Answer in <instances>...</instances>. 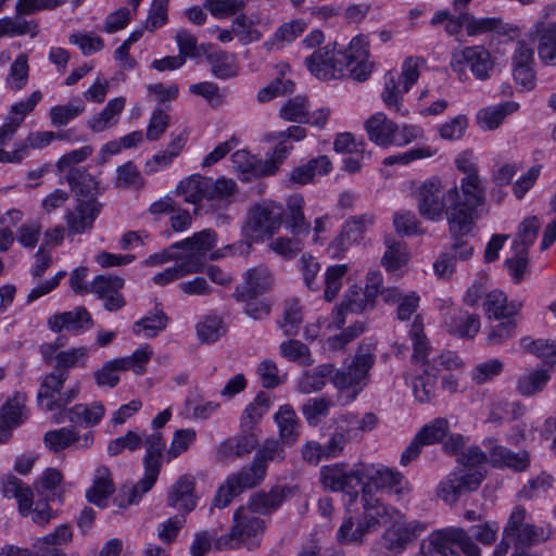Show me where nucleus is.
<instances>
[{
    "label": "nucleus",
    "mask_w": 556,
    "mask_h": 556,
    "mask_svg": "<svg viewBox=\"0 0 556 556\" xmlns=\"http://www.w3.org/2000/svg\"><path fill=\"white\" fill-rule=\"evenodd\" d=\"M265 476L264 467L254 462L229 475L215 494L214 506L218 508L228 506L236 496L261 484Z\"/></svg>",
    "instance_id": "nucleus-12"
},
{
    "label": "nucleus",
    "mask_w": 556,
    "mask_h": 556,
    "mask_svg": "<svg viewBox=\"0 0 556 556\" xmlns=\"http://www.w3.org/2000/svg\"><path fill=\"white\" fill-rule=\"evenodd\" d=\"M365 129L370 141L379 147L394 146L397 124L390 121L384 113H376L365 122Z\"/></svg>",
    "instance_id": "nucleus-30"
},
{
    "label": "nucleus",
    "mask_w": 556,
    "mask_h": 556,
    "mask_svg": "<svg viewBox=\"0 0 556 556\" xmlns=\"http://www.w3.org/2000/svg\"><path fill=\"white\" fill-rule=\"evenodd\" d=\"M520 345L525 352L534 354L549 364H556V344L547 340H534L530 337L522 338Z\"/></svg>",
    "instance_id": "nucleus-59"
},
{
    "label": "nucleus",
    "mask_w": 556,
    "mask_h": 556,
    "mask_svg": "<svg viewBox=\"0 0 556 556\" xmlns=\"http://www.w3.org/2000/svg\"><path fill=\"white\" fill-rule=\"evenodd\" d=\"M226 333V326L222 317L215 315L205 316L197 325V334L202 343L216 342Z\"/></svg>",
    "instance_id": "nucleus-54"
},
{
    "label": "nucleus",
    "mask_w": 556,
    "mask_h": 556,
    "mask_svg": "<svg viewBox=\"0 0 556 556\" xmlns=\"http://www.w3.org/2000/svg\"><path fill=\"white\" fill-rule=\"evenodd\" d=\"M495 65L490 51L483 46H470L452 52L450 66L459 80L468 78L467 68L479 80H486Z\"/></svg>",
    "instance_id": "nucleus-10"
},
{
    "label": "nucleus",
    "mask_w": 556,
    "mask_h": 556,
    "mask_svg": "<svg viewBox=\"0 0 556 556\" xmlns=\"http://www.w3.org/2000/svg\"><path fill=\"white\" fill-rule=\"evenodd\" d=\"M205 59L214 77L229 79L238 75L239 65L235 54L214 49L205 54Z\"/></svg>",
    "instance_id": "nucleus-37"
},
{
    "label": "nucleus",
    "mask_w": 556,
    "mask_h": 556,
    "mask_svg": "<svg viewBox=\"0 0 556 556\" xmlns=\"http://www.w3.org/2000/svg\"><path fill=\"white\" fill-rule=\"evenodd\" d=\"M59 136L53 131H30L25 139L15 143V154L3 156L4 161H18L28 156L31 150L43 149Z\"/></svg>",
    "instance_id": "nucleus-38"
},
{
    "label": "nucleus",
    "mask_w": 556,
    "mask_h": 556,
    "mask_svg": "<svg viewBox=\"0 0 556 556\" xmlns=\"http://www.w3.org/2000/svg\"><path fill=\"white\" fill-rule=\"evenodd\" d=\"M447 201L478 208L483 205L485 199V189L479 176L464 177L460 180V189L457 186L446 191Z\"/></svg>",
    "instance_id": "nucleus-26"
},
{
    "label": "nucleus",
    "mask_w": 556,
    "mask_h": 556,
    "mask_svg": "<svg viewBox=\"0 0 556 556\" xmlns=\"http://www.w3.org/2000/svg\"><path fill=\"white\" fill-rule=\"evenodd\" d=\"M283 214V206L275 201L264 200L253 204L242 227L247 247L271 238L282 225Z\"/></svg>",
    "instance_id": "nucleus-6"
},
{
    "label": "nucleus",
    "mask_w": 556,
    "mask_h": 556,
    "mask_svg": "<svg viewBox=\"0 0 556 556\" xmlns=\"http://www.w3.org/2000/svg\"><path fill=\"white\" fill-rule=\"evenodd\" d=\"M232 526L229 533L214 539V547L217 551H228L245 545L253 549L260 545V539L265 529V521L255 516L247 506L235 510Z\"/></svg>",
    "instance_id": "nucleus-5"
},
{
    "label": "nucleus",
    "mask_w": 556,
    "mask_h": 556,
    "mask_svg": "<svg viewBox=\"0 0 556 556\" xmlns=\"http://www.w3.org/2000/svg\"><path fill=\"white\" fill-rule=\"evenodd\" d=\"M167 323L166 314L162 309H155L154 313L137 320L132 326V331L137 334L143 331L147 338H153L166 328Z\"/></svg>",
    "instance_id": "nucleus-57"
},
{
    "label": "nucleus",
    "mask_w": 556,
    "mask_h": 556,
    "mask_svg": "<svg viewBox=\"0 0 556 556\" xmlns=\"http://www.w3.org/2000/svg\"><path fill=\"white\" fill-rule=\"evenodd\" d=\"M238 187L235 180L220 177L213 179L202 175H191L181 180L176 188L178 195H184L186 203L197 205L194 214L198 215L203 208L201 202L205 200L212 211L228 207L235 199Z\"/></svg>",
    "instance_id": "nucleus-3"
},
{
    "label": "nucleus",
    "mask_w": 556,
    "mask_h": 556,
    "mask_svg": "<svg viewBox=\"0 0 556 556\" xmlns=\"http://www.w3.org/2000/svg\"><path fill=\"white\" fill-rule=\"evenodd\" d=\"M274 419L279 429V440L285 445H292L299 438V419L291 405H282Z\"/></svg>",
    "instance_id": "nucleus-40"
},
{
    "label": "nucleus",
    "mask_w": 556,
    "mask_h": 556,
    "mask_svg": "<svg viewBox=\"0 0 556 556\" xmlns=\"http://www.w3.org/2000/svg\"><path fill=\"white\" fill-rule=\"evenodd\" d=\"M417 210L424 218L431 222H439L448 206L446 192H442L439 178H430L422 182L415 192Z\"/></svg>",
    "instance_id": "nucleus-17"
},
{
    "label": "nucleus",
    "mask_w": 556,
    "mask_h": 556,
    "mask_svg": "<svg viewBox=\"0 0 556 556\" xmlns=\"http://www.w3.org/2000/svg\"><path fill=\"white\" fill-rule=\"evenodd\" d=\"M279 116L293 123L306 124L309 122L308 101L303 96L289 99L279 110Z\"/></svg>",
    "instance_id": "nucleus-52"
},
{
    "label": "nucleus",
    "mask_w": 556,
    "mask_h": 556,
    "mask_svg": "<svg viewBox=\"0 0 556 556\" xmlns=\"http://www.w3.org/2000/svg\"><path fill=\"white\" fill-rule=\"evenodd\" d=\"M195 481L191 476H181L172 486L167 504L178 510L190 513L197 506Z\"/></svg>",
    "instance_id": "nucleus-29"
},
{
    "label": "nucleus",
    "mask_w": 556,
    "mask_h": 556,
    "mask_svg": "<svg viewBox=\"0 0 556 556\" xmlns=\"http://www.w3.org/2000/svg\"><path fill=\"white\" fill-rule=\"evenodd\" d=\"M521 306V302L518 301L508 303L506 294L498 290L488 293L483 303L485 315L490 319H513Z\"/></svg>",
    "instance_id": "nucleus-35"
},
{
    "label": "nucleus",
    "mask_w": 556,
    "mask_h": 556,
    "mask_svg": "<svg viewBox=\"0 0 556 556\" xmlns=\"http://www.w3.org/2000/svg\"><path fill=\"white\" fill-rule=\"evenodd\" d=\"M527 511L516 506L503 529V536L513 539L515 546L531 547L548 541L553 535L551 527H541L526 522ZM505 541V539H503Z\"/></svg>",
    "instance_id": "nucleus-11"
},
{
    "label": "nucleus",
    "mask_w": 556,
    "mask_h": 556,
    "mask_svg": "<svg viewBox=\"0 0 556 556\" xmlns=\"http://www.w3.org/2000/svg\"><path fill=\"white\" fill-rule=\"evenodd\" d=\"M280 354L289 362L299 364L301 366H312L314 359L312 358L309 348L295 339H290L280 344Z\"/></svg>",
    "instance_id": "nucleus-53"
},
{
    "label": "nucleus",
    "mask_w": 556,
    "mask_h": 556,
    "mask_svg": "<svg viewBox=\"0 0 556 556\" xmlns=\"http://www.w3.org/2000/svg\"><path fill=\"white\" fill-rule=\"evenodd\" d=\"M538 54L545 65H556V22L538 23L534 27Z\"/></svg>",
    "instance_id": "nucleus-33"
},
{
    "label": "nucleus",
    "mask_w": 556,
    "mask_h": 556,
    "mask_svg": "<svg viewBox=\"0 0 556 556\" xmlns=\"http://www.w3.org/2000/svg\"><path fill=\"white\" fill-rule=\"evenodd\" d=\"M42 93L34 91L27 99L21 100L11 105L10 111L0 126V163H17L18 161H4L3 156L9 157L15 154V148L12 151H5L3 147L8 144L15 136L17 129L23 124L25 117L30 114L36 105L41 101Z\"/></svg>",
    "instance_id": "nucleus-16"
},
{
    "label": "nucleus",
    "mask_w": 556,
    "mask_h": 556,
    "mask_svg": "<svg viewBox=\"0 0 556 556\" xmlns=\"http://www.w3.org/2000/svg\"><path fill=\"white\" fill-rule=\"evenodd\" d=\"M289 493V488L276 485L268 492L258 491L253 493L245 506L255 514L269 515L280 507Z\"/></svg>",
    "instance_id": "nucleus-27"
},
{
    "label": "nucleus",
    "mask_w": 556,
    "mask_h": 556,
    "mask_svg": "<svg viewBox=\"0 0 556 556\" xmlns=\"http://www.w3.org/2000/svg\"><path fill=\"white\" fill-rule=\"evenodd\" d=\"M124 278L116 275H99L90 283L89 292L104 300L124 288Z\"/></svg>",
    "instance_id": "nucleus-60"
},
{
    "label": "nucleus",
    "mask_w": 556,
    "mask_h": 556,
    "mask_svg": "<svg viewBox=\"0 0 556 556\" xmlns=\"http://www.w3.org/2000/svg\"><path fill=\"white\" fill-rule=\"evenodd\" d=\"M38 33V24L34 20H26L23 14L15 12L14 16L0 18V37H20L29 35L34 38Z\"/></svg>",
    "instance_id": "nucleus-44"
},
{
    "label": "nucleus",
    "mask_w": 556,
    "mask_h": 556,
    "mask_svg": "<svg viewBox=\"0 0 556 556\" xmlns=\"http://www.w3.org/2000/svg\"><path fill=\"white\" fill-rule=\"evenodd\" d=\"M549 379L551 375L545 369L531 370L518 377L516 389L519 394L531 396L541 392Z\"/></svg>",
    "instance_id": "nucleus-47"
},
{
    "label": "nucleus",
    "mask_w": 556,
    "mask_h": 556,
    "mask_svg": "<svg viewBox=\"0 0 556 556\" xmlns=\"http://www.w3.org/2000/svg\"><path fill=\"white\" fill-rule=\"evenodd\" d=\"M332 405V401L328 397H311L302 405L301 412L306 422L316 427L329 415Z\"/></svg>",
    "instance_id": "nucleus-50"
},
{
    "label": "nucleus",
    "mask_w": 556,
    "mask_h": 556,
    "mask_svg": "<svg viewBox=\"0 0 556 556\" xmlns=\"http://www.w3.org/2000/svg\"><path fill=\"white\" fill-rule=\"evenodd\" d=\"M518 108V103L506 101L497 105L483 109L477 115L478 124L483 129L493 130L502 124L508 114L517 111Z\"/></svg>",
    "instance_id": "nucleus-45"
},
{
    "label": "nucleus",
    "mask_w": 556,
    "mask_h": 556,
    "mask_svg": "<svg viewBox=\"0 0 556 556\" xmlns=\"http://www.w3.org/2000/svg\"><path fill=\"white\" fill-rule=\"evenodd\" d=\"M305 65L312 75L321 80L341 78L349 73L353 79L364 81L372 70L364 36L354 37L344 51L338 50L337 43L321 47L305 59Z\"/></svg>",
    "instance_id": "nucleus-1"
},
{
    "label": "nucleus",
    "mask_w": 556,
    "mask_h": 556,
    "mask_svg": "<svg viewBox=\"0 0 556 556\" xmlns=\"http://www.w3.org/2000/svg\"><path fill=\"white\" fill-rule=\"evenodd\" d=\"M105 414L101 402L76 404L72 407V446L88 448L93 443L91 427L98 425Z\"/></svg>",
    "instance_id": "nucleus-14"
},
{
    "label": "nucleus",
    "mask_w": 556,
    "mask_h": 556,
    "mask_svg": "<svg viewBox=\"0 0 556 556\" xmlns=\"http://www.w3.org/2000/svg\"><path fill=\"white\" fill-rule=\"evenodd\" d=\"M2 493L8 498H15L22 516L31 515L35 523L46 526L56 514L48 502L38 501L34 504L33 490L15 476H8L2 483Z\"/></svg>",
    "instance_id": "nucleus-9"
},
{
    "label": "nucleus",
    "mask_w": 556,
    "mask_h": 556,
    "mask_svg": "<svg viewBox=\"0 0 556 556\" xmlns=\"http://www.w3.org/2000/svg\"><path fill=\"white\" fill-rule=\"evenodd\" d=\"M258 444V439L254 433H243L222 442L217 448V458L228 460L249 455Z\"/></svg>",
    "instance_id": "nucleus-34"
},
{
    "label": "nucleus",
    "mask_w": 556,
    "mask_h": 556,
    "mask_svg": "<svg viewBox=\"0 0 556 556\" xmlns=\"http://www.w3.org/2000/svg\"><path fill=\"white\" fill-rule=\"evenodd\" d=\"M372 349L370 344L366 346L361 344L357 353L348 366L334 369L331 382L339 391L352 390L354 399L367 384L369 370L375 364Z\"/></svg>",
    "instance_id": "nucleus-7"
},
{
    "label": "nucleus",
    "mask_w": 556,
    "mask_h": 556,
    "mask_svg": "<svg viewBox=\"0 0 556 556\" xmlns=\"http://www.w3.org/2000/svg\"><path fill=\"white\" fill-rule=\"evenodd\" d=\"M63 475L55 468H47L35 482L38 494L46 496L47 501H54L60 495Z\"/></svg>",
    "instance_id": "nucleus-51"
},
{
    "label": "nucleus",
    "mask_w": 556,
    "mask_h": 556,
    "mask_svg": "<svg viewBox=\"0 0 556 556\" xmlns=\"http://www.w3.org/2000/svg\"><path fill=\"white\" fill-rule=\"evenodd\" d=\"M126 100L124 97L111 99L105 108L88 121V126L94 132H101L115 126L119 119V115L125 108Z\"/></svg>",
    "instance_id": "nucleus-41"
},
{
    "label": "nucleus",
    "mask_w": 556,
    "mask_h": 556,
    "mask_svg": "<svg viewBox=\"0 0 556 556\" xmlns=\"http://www.w3.org/2000/svg\"><path fill=\"white\" fill-rule=\"evenodd\" d=\"M283 443L277 439H266L255 455L253 462L264 467L267 471V464L269 462H282L286 457Z\"/></svg>",
    "instance_id": "nucleus-61"
},
{
    "label": "nucleus",
    "mask_w": 556,
    "mask_h": 556,
    "mask_svg": "<svg viewBox=\"0 0 556 556\" xmlns=\"http://www.w3.org/2000/svg\"><path fill=\"white\" fill-rule=\"evenodd\" d=\"M444 213L446 214L450 233L455 240L469 235L478 218L477 208L463 205L459 201H448V206Z\"/></svg>",
    "instance_id": "nucleus-23"
},
{
    "label": "nucleus",
    "mask_w": 556,
    "mask_h": 556,
    "mask_svg": "<svg viewBox=\"0 0 556 556\" xmlns=\"http://www.w3.org/2000/svg\"><path fill=\"white\" fill-rule=\"evenodd\" d=\"M363 501L364 513L361 521L368 533L376 531L382 526L392 523L395 518L400 517V513L397 510L389 508L378 498L368 496L365 491Z\"/></svg>",
    "instance_id": "nucleus-24"
},
{
    "label": "nucleus",
    "mask_w": 556,
    "mask_h": 556,
    "mask_svg": "<svg viewBox=\"0 0 556 556\" xmlns=\"http://www.w3.org/2000/svg\"><path fill=\"white\" fill-rule=\"evenodd\" d=\"M442 367L422 368L413 383V392L416 400L420 403H428L435 396V383L439 371Z\"/></svg>",
    "instance_id": "nucleus-46"
},
{
    "label": "nucleus",
    "mask_w": 556,
    "mask_h": 556,
    "mask_svg": "<svg viewBox=\"0 0 556 556\" xmlns=\"http://www.w3.org/2000/svg\"><path fill=\"white\" fill-rule=\"evenodd\" d=\"M115 492L112 473L105 466L96 469L92 485L87 490L86 497L101 508L108 505V498Z\"/></svg>",
    "instance_id": "nucleus-32"
},
{
    "label": "nucleus",
    "mask_w": 556,
    "mask_h": 556,
    "mask_svg": "<svg viewBox=\"0 0 556 556\" xmlns=\"http://www.w3.org/2000/svg\"><path fill=\"white\" fill-rule=\"evenodd\" d=\"M444 325L451 334L473 338L480 329V318L460 308H451L445 315Z\"/></svg>",
    "instance_id": "nucleus-28"
},
{
    "label": "nucleus",
    "mask_w": 556,
    "mask_h": 556,
    "mask_svg": "<svg viewBox=\"0 0 556 556\" xmlns=\"http://www.w3.org/2000/svg\"><path fill=\"white\" fill-rule=\"evenodd\" d=\"M334 367L332 364H321L312 370L304 371L298 382L296 390L303 394L320 391L332 377Z\"/></svg>",
    "instance_id": "nucleus-42"
},
{
    "label": "nucleus",
    "mask_w": 556,
    "mask_h": 556,
    "mask_svg": "<svg viewBox=\"0 0 556 556\" xmlns=\"http://www.w3.org/2000/svg\"><path fill=\"white\" fill-rule=\"evenodd\" d=\"M271 286V273L267 267L250 268L243 278V282L237 286L233 298L237 301H249L265 293Z\"/></svg>",
    "instance_id": "nucleus-21"
},
{
    "label": "nucleus",
    "mask_w": 556,
    "mask_h": 556,
    "mask_svg": "<svg viewBox=\"0 0 556 556\" xmlns=\"http://www.w3.org/2000/svg\"><path fill=\"white\" fill-rule=\"evenodd\" d=\"M67 337L60 334L52 343L40 346L45 359L51 364L54 362L55 371L43 379L37 399L39 406L51 413V420L54 424L64 422L70 416L68 402L70 389L65 387L67 380V368L70 366V353L59 352L65 346Z\"/></svg>",
    "instance_id": "nucleus-2"
},
{
    "label": "nucleus",
    "mask_w": 556,
    "mask_h": 556,
    "mask_svg": "<svg viewBox=\"0 0 556 556\" xmlns=\"http://www.w3.org/2000/svg\"><path fill=\"white\" fill-rule=\"evenodd\" d=\"M352 432L349 430V427L342 422L341 418L337 419V427L334 432L330 435L325 446L326 451V459H331L340 456L348 443L352 438Z\"/></svg>",
    "instance_id": "nucleus-55"
},
{
    "label": "nucleus",
    "mask_w": 556,
    "mask_h": 556,
    "mask_svg": "<svg viewBox=\"0 0 556 556\" xmlns=\"http://www.w3.org/2000/svg\"><path fill=\"white\" fill-rule=\"evenodd\" d=\"M484 477L485 470L458 468L438 484L437 495L447 504H455L462 495L478 490Z\"/></svg>",
    "instance_id": "nucleus-15"
},
{
    "label": "nucleus",
    "mask_w": 556,
    "mask_h": 556,
    "mask_svg": "<svg viewBox=\"0 0 556 556\" xmlns=\"http://www.w3.org/2000/svg\"><path fill=\"white\" fill-rule=\"evenodd\" d=\"M434 556H480V548L468 532L458 527H448L434 531L429 538Z\"/></svg>",
    "instance_id": "nucleus-13"
},
{
    "label": "nucleus",
    "mask_w": 556,
    "mask_h": 556,
    "mask_svg": "<svg viewBox=\"0 0 556 556\" xmlns=\"http://www.w3.org/2000/svg\"><path fill=\"white\" fill-rule=\"evenodd\" d=\"M422 529L418 526L401 525L395 519L383 533L381 544L390 551H401L416 536V531Z\"/></svg>",
    "instance_id": "nucleus-39"
},
{
    "label": "nucleus",
    "mask_w": 556,
    "mask_h": 556,
    "mask_svg": "<svg viewBox=\"0 0 556 556\" xmlns=\"http://www.w3.org/2000/svg\"><path fill=\"white\" fill-rule=\"evenodd\" d=\"M408 336L413 342V363L422 368L442 367L445 369L457 368L460 359L454 353L446 352L434 355L430 342L425 333L424 321L420 315H416L409 328Z\"/></svg>",
    "instance_id": "nucleus-8"
},
{
    "label": "nucleus",
    "mask_w": 556,
    "mask_h": 556,
    "mask_svg": "<svg viewBox=\"0 0 556 556\" xmlns=\"http://www.w3.org/2000/svg\"><path fill=\"white\" fill-rule=\"evenodd\" d=\"M384 243L387 245V250L381 260L382 265L389 271L397 270L408 261L406 245L402 242L393 240L390 237L386 238Z\"/></svg>",
    "instance_id": "nucleus-56"
},
{
    "label": "nucleus",
    "mask_w": 556,
    "mask_h": 556,
    "mask_svg": "<svg viewBox=\"0 0 556 556\" xmlns=\"http://www.w3.org/2000/svg\"><path fill=\"white\" fill-rule=\"evenodd\" d=\"M303 207L302 195L293 194L288 198L286 224L294 236H306L311 230V224L305 219Z\"/></svg>",
    "instance_id": "nucleus-43"
},
{
    "label": "nucleus",
    "mask_w": 556,
    "mask_h": 556,
    "mask_svg": "<svg viewBox=\"0 0 556 556\" xmlns=\"http://www.w3.org/2000/svg\"><path fill=\"white\" fill-rule=\"evenodd\" d=\"M405 92L403 85L396 80L394 73L388 72L384 75V89L381 92V99L386 106L402 115L407 114V110H403L402 98Z\"/></svg>",
    "instance_id": "nucleus-49"
},
{
    "label": "nucleus",
    "mask_w": 556,
    "mask_h": 556,
    "mask_svg": "<svg viewBox=\"0 0 556 556\" xmlns=\"http://www.w3.org/2000/svg\"><path fill=\"white\" fill-rule=\"evenodd\" d=\"M293 146L288 143L286 140H278L270 157L263 163H260V169L257 174L260 176H269L275 174L282 162L287 159Z\"/></svg>",
    "instance_id": "nucleus-64"
},
{
    "label": "nucleus",
    "mask_w": 556,
    "mask_h": 556,
    "mask_svg": "<svg viewBox=\"0 0 556 556\" xmlns=\"http://www.w3.org/2000/svg\"><path fill=\"white\" fill-rule=\"evenodd\" d=\"M269 406V396L265 392L257 393L254 401L245 407L241 417V426L252 429L263 418Z\"/></svg>",
    "instance_id": "nucleus-58"
},
{
    "label": "nucleus",
    "mask_w": 556,
    "mask_h": 556,
    "mask_svg": "<svg viewBox=\"0 0 556 556\" xmlns=\"http://www.w3.org/2000/svg\"><path fill=\"white\" fill-rule=\"evenodd\" d=\"M99 187L94 177L85 170L72 168V235L83 233L92 228L102 204L99 202Z\"/></svg>",
    "instance_id": "nucleus-4"
},
{
    "label": "nucleus",
    "mask_w": 556,
    "mask_h": 556,
    "mask_svg": "<svg viewBox=\"0 0 556 556\" xmlns=\"http://www.w3.org/2000/svg\"><path fill=\"white\" fill-rule=\"evenodd\" d=\"M142 443H144L147 453L143 458L144 476L140 480V485L142 493H147L156 482L161 471L165 442L160 432H154L147 435Z\"/></svg>",
    "instance_id": "nucleus-19"
},
{
    "label": "nucleus",
    "mask_w": 556,
    "mask_h": 556,
    "mask_svg": "<svg viewBox=\"0 0 556 556\" xmlns=\"http://www.w3.org/2000/svg\"><path fill=\"white\" fill-rule=\"evenodd\" d=\"M115 186L139 190L144 186V179L136 165L132 162H127L117 167Z\"/></svg>",
    "instance_id": "nucleus-62"
},
{
    "label": "nucleus",
    "mask_w": 556,
    "mask_h": 556,
    "mask_svg": "<svg viewBox=\"0 0 556 556\" xmlns=\"http://www.w3.org/2000/svg\"><path fill=\"white\" fill-rule=\"evenodd\" d=\"M217 243V233L213 229H204L195 232L192 237L182 241L173 243L170 249H185L188 252L185 255H195L200 257L201 271L203 270L204 256Z\"/></svg>",
    "instance_id": "nucleus-31"
},
{
    "label": "nucleus",
    "mask_w": 556,
    "mask_h": 556,
    "mask_svg": "<svg viewBox=\"0 0 556 556\" xmlns=\"http://www.w3.org/2000/svg\"><path fill=\"white\" fill-rule=\"evenodd\" d=\"M320 473L323 483L330 490L357 495L361 488V464L350 471L345 470L344 464L325 466Z\"/></svg>",
    "instance_id": "nucleus-20"
},
{
    "label": "nucleus",
    "mask_w": 556,
    "mask_h": 556,
    "mask_svg": "<svg viewBox=\"0 0 556 556\" xmlns=\"http://www.w3.org/2000/svg\"><path fill=\"white\" fill-rule=\"evenodd\" d=\"M483 444L489 451V462L493 467L523 471L530 464L529 454L526 451L514 453L507 447L496 444V440L492 438L485 439Z\"/></svg>",
    "instance_id": "nucleus-22"
},
{
    "label": "nucleus",
    "mask_w": 556,
    "mask_h": 556,
    "mask_svg": "<svg viewBox=\"0 0 556 556\" xmlns=\"http://www.w3.org/2000/svg\"><path fill=\"white\" fill-rule=\"evenodd\" d=\"M200 271V257L195 255H182L180 256V260H176V264L173 267H168L165 270L154 275L153 281L156 285L165 286L174 280L185 277L186 275Z\"/></svg>",
    "instance_id": "nucleus-36"
},
{
    "label": "nucleus",
    "mask_w": 556,
    "mask_h": 556,
    "mask_svg": "<svg viewBox=\"0 0 556 556\" xmlns=\"http://www.w3.org/2000/svg\"><path fill=\"white\" fill-rule=\"evenodd\" d=\"M364 479L389 494L402 496L409 492V484L401 472L381 465L361 464V486Z\"/></svg>",
    "instance_id": "nucleus-18"
},
{
    "label": "nucleus",
    "mask_w": 556,
    "mask_h": 556,
    "mask_svg": "<svg viewBox=\"0 0 556 556\" xmlns=\"http://www.w3.org/2000/svg\"><path fill=\"white\" fill-rule=\"evenodd\" d=\"M495 33L505 35L507 33L506 25L497 17H476L468 12L467 35L469 37L481 36Z\"/></svg>",
    "instance_id": "nucleus-48"
},
{
    "label": "nucleus",
    "mask_w": 556,
    "mask_h": 556,
    "mask_svg": "<svg viewBox=\"0 0 556 556\" xmlns=\"http://www.w3.org/2000/svg\"><path fill=\"white\" fill-rule=\"evenodd\" d=\"M26 419L25 396L17 393L9 399L0 410V443L7 442L12 437L13 429Z\"/></svg>",
    "instance_id": "nucleus-25"
},
{
    "label": "nucleus",
    "mask_w": 556,
    "mask_h": 556,
    "mask_svg": "<svg viewBox=\"0 0 556 556\" xmlns=\"http://www.w3.org/2000/svg\"><path fill=\"white\" fill-rule=\"evenodd\" d=\"M302 323V313L299 302L290 300L285 303L282 319L279 321V327L286 336H295L298 333L300 324Z\"/></svg>",
    "instance_id": "nucleus-63"
}]
</instances>
